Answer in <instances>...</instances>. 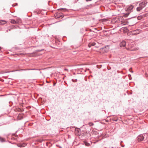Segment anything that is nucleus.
Segmentation results:
<instances>
[{
	"mask_svg": "<svg viewBox=\"0 0 148 148\" xmlns=\"http://www.w3.org/2000/svg\"><path fill=\"white\" fill-rule=\"evenodd\" d=\"M140 16H138V19H139V20L140 19Z\"/></svg>",
	"mask_w": 148,
	"mask_h": 148,
	"instance_id": "nucleus-18",
	"label": "nucleus"
},
{
	"mask_svg": "<svg viewBox=\"0 0 148 148\" xmlns=\"http://www.w3.org/2000/svg\"><path fill=\"white\" fill-rule=\"evenodd\" d=\"M75 131L76 135H77V136H79L80 135V131L79 130H75Z\"/></svg>",
	"mask_w": 148,
	"mask_h": 148,
	"instance_id": "nucleus-7",
	"label": "nucleus"
},
{
	"mask_svg": "<svg viewBox=\"0 0 148 148\" xmlns=\"http://www.w3.org/2000/svg\"><path fill=\"white\" fill-rule=\"evenodd\" d=\"M134 6L133 5H131L129 6L127 9V12H130V11H131L133 8Z\"/></svg>",
	"mask_w": 148,
	"mask_h": 148,
	"instance_id": "nucleus-4",
	"label": "nucleus"
},
{
	"mask_svg": "<svg viewBox=\"0 0 148 148\" xmlns=\"http://www.w3.org/2000/svg\"><path fill=\"white\" fill-rule=\"evenodd\" d=\"M147 2V0H145L143 1L140 2L139 3V6L137 7L136 10L138 11H140L144 8L146 5Z\"/></svg>",
	"mask_w": 148,
	"mask_h": 148,
	"instance_id": "nucleus-1",
	"label": "nucleus"
},
{
	"mask_svg": "<svg viewBox=\"0 0 148 148\" xmlns=\"http://www.w3.org/2000/svg\"><path fill=\"white\" fill-rule=\"evenodd\" d=\"M0 141L2 142H5V140L4 138L0 136Z\"/></svg>",
	"mask_w": 148,
	"mask_h": 148,
	"instance_id": "nucleus-11",
	"label": "nucleus"
},
{
	"mask_svg": "<svg viewBox=\"0 0 148 148\" xmlns=\"http://www.w3.org/2000/svg\"><path fill=\"white\" fill-rule=\"evenodd\" d=\"M95 42H90L88 44V46L89 47H90L92 46H93L95 45Z\"/></svg>",
	"mask_w": 148,
	"mask_h": 148,
	"instance_id": "nucleus-5",
	"label": "nucleus"
},
{
	"mask_svg": "<svg viewBox=\"0 0 148 148\" xmlns=\"http://www.w3.org/2000/svg\"><path fill=\"white\" fill-rule=\"evenodd\" d=\"M6 22L4 20H0V25H3L5 24Z\"/></svg>",
	"mask_w": 148,
	"mask_h": 148,
	"instance_id": "nucleus-8",
	"label": "nucleus"
},
{
	"mask_svg": "<svg viewBox=\"0 0 148 148\" xmlns=\"http://www.w3.org/2000/svg\"><path fill=\"white\" fill-rule=\"evenodd\" d=\"M1 47H0V51H1Z\"/></svg>",
	"mask_w": 148,
	"mask_h": 148,
	"instance_id": "nucleus-26",
	"label": "nucleus"
},
{
	"mask_svg": "<svg viewBox=\"0 0 148 148\" xmlns=\"http://www.w3.org/2000/svg\"><path fill=\"white\" fill-rule=\"evenodd\" d=\"M85 145L87 146H89V145H90L89 143L87 142L85 143Z\"/></svg>",
	"mask_w": 148,
	"mask_h": 148,
	"instance_id": "nucleus-15",
	"label": "nucleus"
},
{
	"mask_svg": "<svg viewBox=\"0 0 148 148\" xmlns=\"http://www.w3.org/2000/svg\"><path fill=\"white\" fill-rule=\"evenodd\" d=\"M126 42L124 41H123L121 42L120 45L121 47H125L126 46Z\"/></svg>",
	"mask_w": 148,
	"mask_h": 148,
	"instance_id": "nucleus-3",
	"label": "nucleus"
},
{
	"mask_svg": "<svg viewBox=\"0 0 148 148\" xmlns=\"http://www.w3.org/2000/svg\"><path fill=\"white\" fill-rule=\"evenodd\" d=\"M56 146H58V147H59V145H56Z\"/></svg>",
	"mask_w": 148,
	"mask_h": 148,
	"instance_id": "nucleus-25",
	"label": "nucleus"
},
{
	"mask_svg": "<svg viewBox=\"0 0 148 148\" xmlns=\"http://www.w3.org/2000/svg\"><path fill=\"white\" fill-rule=\"evenodd\" d=\"M65 70H66V71H67L68 70L67 69H65Z\"/></svg>",
	"mask_w": 148,
	"mask_h": 148,
	"instance_id": "nucleus-20",
	"label": "nucleus"
},
{
	"mask_svg": "<svg viewBox=\"0 0 148 148\" xmlns=\"http://www.w3.org/2000/svg\"><path fill=\"white\" fill-rule=\"evenodd\" d=\"M86 1H89V0H86Z\"/></svg>",
	"mask_w": 148,
	"mask_h": 148,
	"instance_id": "nucleus-23",
	"label": "nucleus"
},
{
	"mask_svg": "<svg viewBox=\"0 0 148 148\" xmlns=\"http://www.w3.org/2000/svg\"><path fill=\"white\" fill-rule=\"evenodd\" d=\"M121 146H122V147H124V145H121Z\"/></svg>",
	"mask_w": 148,
	"mask_h": 148,
	"instance_id": "nucleus-19",
	"label": "nucleus"
},
{
	"mask_svg": "<svg viewBox=\"0 0 148 148\" xmlns=\"http://www.w3.org/2000/svg\"><path fill=\"white\" fill-rule=\"evenodd\" d=\"M128 12V13H125L124 14V17H127L128 16V15L130 14V12Z\"/></svg>",
	"mask_w": 148,
	"mask_h": 148,
	"instance_id": "nucleus-10",
	"label": "nucleus"
},
{
	"mask_svg": "<svg viewBox=\"0 0 148 148\" xmlns=\"http://www.w3.org/2000/svg\"><path fill=\"white\" fill-rule=\"evenodd\" d=\"M55 84H53V86H55Z\"/></svg>",
	"mask_w": 148,
	"mask_h": 148,
	"instance_id": "nucleus-27",
	"label": "nucleus"
},
{
	"mask_svg": "<svg viewBox=\"0 0 148 148\" xmlns=\"http://www.w3.org/2000/svg\"><path fill=\"white\" fill-rule=\"evenodd\" d=\"M57 15H58V14H56V16H55L56 18H58L59 17V16H57Z\"/></svg>",
	"mask_w": 148,
	"mask_h": 148,
	"instance_id": "nucleus-17",
	"label": "nucleus"
},
{
	"mask_svg": "<svg viewBox=\"0 0 148 148\" xmlns=\"http://www.w3.org/2000/svg\"><path fill=\"white\" fill-rule=\"evenodd\" d=\"M25 145H26L25 144V143H23L22 144H20L19 145H18V146L21 147H24L25 146Z\"/></svg>",
	"mask_w": 148,
	"mask_h": 148,
	"instance_id": "nucleus-9",
	"label": "nucleus"
},
{
	"mask_svg": "<svg viewBox=\"0 0 148 148\" xmlns=\"http://www.w3.org/2000/svg\"><path fill=\"white\" fill-rule=\"evenodd\" d=\"M60 9V10H64V9H63V8H61V9Z\"/></svg>",
	"mask_w": 148,
	"mask_h": 148,
	"instance_id": "nucleus-21",
	"label": "nucleus"
},
{
	"mask_svg": "<svg viewBox=\"0 0 148 148\" xmlns=\"http://www.w3.org/2000/svg\"><path fill=\"white\" fill-rule=\"evenodd\" d=\"M27 70H38V69H27Z\"/></svg>",
	"mask_w": 148,
	"mask_h": 148,
	"instance_id": "nucleus-16",
	"label": "nucleus"
},
{
	"mask_svg": "<svg viewBox=\"0 0 148 148\" xmlns=\"http://www.w3.org/2000/svg\"><path fill=\"white\" fill-rule=\"evenodd\" d=\"M148 136L147 133L140 134L138 136L137 140L138 141L145 140L147 139Z\"/></svg>",
	"mask_w": 148,
	"mask_h": 148,
	"instance_id": "nucleus-2",
	"label": "nucleus"
},
{
	"mask_svg": "<svg viewBox=\"0 0 148 148\" xmlns=\"http://www.w3.org/2000/svg\"><path fill=\"white\" fill-rule=\"evenodd\" d=\"M60 148H62V147H61L59 146Z\"/></svg>",
	"mask_w": 148,
	"mask_h": 148,
	"instance_id": "nucleus-22",
	"label": "nucleus"
},
{
	"mask_svg": "<svg viewBox=\"0 0 148 148\" xmlns=\"http://www.w3.org/2000/svg\"><path fill=\"white\" fill-rule=\"evenodd\" d=\"M112 148H113V147H112Z\"/></svg>",
	"mask_w": 148,
	"mask_h": 148,
	"instance_id": "nucleus-30",
	"label": "nucleus"
},
{
	"mask_svg": "<svg viewBox=\"0 0 148 148\" xmlns=\"http://www.w3.org/2000/svg\"><path fill=\"white\" fill-rule=\"evenodd\" d=\"M132 33L134 35L137 34L139 33V31L138 30H137L133 31Z\"/></svg>",
	"mask_w": 148,
	"mask_h": 148,
	"instance_id": "nucleus-6",
	"label": "nucleus"
},
{
	"mask_svg": "<svg viewBox=\"0 0 148 148\" xmlns=\"http://www.w3.org/2000/svg\"><path fill=\"white\" fill-rule=\"evenodd\" d=\"M72 81L73 82H76L77 81V79H72Z\"/></svg>",
	"mask_w": 148,
	"mask_h": 148,
	"instance_id": "nucleus-14",
	"label": "nucleus"
},
{
	"mask_svg": "<svg viewBox=\"0 0 148 148\" xmlns=\"http://www.w3.org/2000/svg\"><path fill=\"white\" fill-rule=\"evenodd\" d=\"M11 23L13 24H16L17 23V22L14 20H12L10 21Z\"/></svg>",
	"mask_w": 148,
	"mask_h": 148,
	"instance_id": "nucleus-12",
	"label": "nucleus"
},
{
	"mask_svg": "<svg viewBox=\"0 0 148 148\" xmlns=\"http://www.w3.org/2000/svg\"><path fill=\"white\" fill-rule=\"evenodd\" d=\"M88 125L90 126H92L94 124L92 122H89L88 123Z\"/></svg>",
	"mask_w": 148,
	"mask_h": 148,
	"instance_id": "nucleus-13",
	"label": "nucleus"
},
{
	"mask_svg": "<svg viewBox=\"0 0 148 148\" xmlns=\"http://www.w3.org/2000/svg\"><path fill=\"white\" fill-rule=\"evenodd\" d=\"M122 141H121V143H122Z\"/></svg>",
	"mask_w": 148,
	"mask_h": 148,
	"instance_id": "nucleus-29",
	"label": "nucleus"
},
{
	"mask_svg": "<svg viewBox=\"0 0 148 148\" xmlns=\"http://www.w3.org/2000/svg\"><path fill=\"white\" fill-rule=\"evenodd\" d=\"M40 73H42V72H41V71H40Z\"/></svg>",
	"mask_w": 148,
	"mask_h": 148,
	"instance_id": "nucleus-28",
	"label": "nucleus"
},
{
	"mask_svg": "<svg viewBox=\"0 0 148 148\" xmlns=\"http://www.w3.org/2000/svg\"><path fill=\"white\" fill-rule=\"evenodd\" d=\"M12 6H15V5H12Z\"/></svg>",
	"mask_w": 148,
	"mask_h": 148,
	"instance_id": "nucleus-24",
	"label": "nucleus"
}]
</instances>
